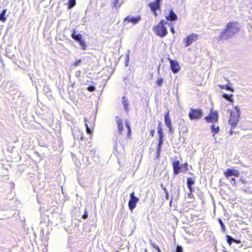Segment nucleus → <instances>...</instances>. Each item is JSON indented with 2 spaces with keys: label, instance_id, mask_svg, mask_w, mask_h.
Masks as SVG:
<instances>
[{
  "label": "nucleus",
  "instance_id": "dca6fc26",
  "mask_svg": "<svg viewBox=\"0 0 252 252\" xmlns=\"http://www.w3.org/2000/svg\"><path fill=\"white\" fill-rule=\"evenodd\" d=\"M211 129L212 132L213 133V136L215 137V135L219 132L220 127L218 126H216L215 125H212L211 126Z\"/></svg>",
  "mask_w": 252,
  "mask_h": 252
},
{
  "label": "nucleus",
  "instance_id": "c756f323",
  "mask_svg": "<svg viewBox=\"0 0 252 252\" xmlns=\"http://www.w3.org/2000/svg\"><path fill=\"white\" fill-rule=\"evenodd\" d=\"M163 79L162 78H160L159 79H158L157 81V85L158 86H161L163 83Z\"/></svg>",
  "mask_w": 252,
  "mask_h": 252
},
{
  "label": "nucleus",
  "instance_id": "72a5a7b5",
  "mask_svg": "<svg viewBox=\"0 0 252 252\" xmlns=\"http://www.w3.org/2000/svg\"><path fill=\"white\" fill-rule=\"evenodd\" d=\"M228 179L230 180V182L232 185H234L235 184V179L234 178H229Z\"/></svg>",
  "mask_w": 252,
  "mask_h": 252
},
{
  "label": "nucleus",
  "instance_id": "393cba45",
  "mask_svg": "<svg viewBox=\"0 0 252 252\" xmlns=\"http://www.w3.org/2000/svg\"><path fill=\"white\" fill-rule=\"evenodd\" d=\"M194 183V180L191 178H188L187 179V185L188 186H192Z\"/></svg>",
  "mask_w": 252,
  "mask_h": 252
},
{
  "label": "nucleus",
  "instance_id": "0eeeda50",
  "mask_svg": "<svg viewBox=\"0 0 252 252\" xmlns=\"http://www.w3.org/2000/svg\"><path fill=\"white\" fill-rule=\"evenodd\" d=\"M170 63L171 69L174 73H177L180 70V65L176 61L168 59Z\"/></svg>",
  "mask_w": 252,
  "mask_h": 252
},
{
  "label": "nucleus",
  "instance_id": "4c0bfd02",
  "mask_svg": "<svg viewBox=\"0 0 252 252\" xmlns=\"http://www.w3.org/2000/svg\"><path fill=\"white\" fill-rule=\"evenodd\" d=\"M161 188L164 191L165 193L168 192V191L167 190L166 188L165 187H164L162 184L161 185Z\"/></svg>",
  "mask_w": 252,
  "mask_h": 252
},
{
  "label": "nucleus",
  "instance_id": "603ef678",
  "mask_svg": "<svg viewBox=\"0 0 252 252\" xmlns=\"http://www.w3.org/2000/svg\"><path fill=\"white\" fill-rule=\"evenodd\" d=\"M171 30V32L173 33H174L175 32L174 29V28H173V27L171 28V30Z\"/></svg>",
  "mask_w": 252,
  "mask_h": 252
},
{
  "label": "nucleus",
  "instance_id": "13d9d810",
  "mask_svg": "<svg viewBox=\"0 0 252 252\" xmlns=\"http://www.w3.org/2000/svg\"><path fill=\"white\" fill-rule=\"evenodd\" d=\"M145 252H146V250H145Z\"/></svg>",
  "mask_w": 252,
  "mask_h": 252
},
{
  "label": "nucleus",
  "instance_id": "9b49d317",
  "mask_svg": "<svg viewBox=\"0 0 252 252\" xmlns=\"http://www.w3.org/2000/svg\"><path fill=\"white\" fill-rule=\"evenodd\" d=\"M160 0H156V1L153 3H151L149 4V6L152 11L155 12L157 9L159 8L160 7ZM156 14V12H155Z\"/></svg>",
  "mask_w": 252,
  "mask_h": 252
},
{
  "label": "nucleus",
  "instance_id": "3c124183",
  "mask_svg": "<svg viewBox=\"0 0 252 252\" xmlns=\"http://www.w3.org/2000/svg\"><path fill=\"white\" fill-rule=\"evenodd\" d=\"M241 182H242V183H243V184H246V183H247V181H246V180H242V179L241 180Z\"/></svg>",
  "mask_w": 252,
  "mask_h": 252
},
{
  "label": "nucleus",
  "instance_id": "4468645a",
  "mask_svg": "<svg viewBox=\"0 0 252 252\" xmlns=\"http://www.w3.org/2000/svg\"><path fill=\"white\" fill-rule=\"evenodd\" d=\"M71 36L73 39L78 42H79L80 41L83 39L82 35L81 34H76V31L75 29L73 30Z\"/></svg>",
  "mask_w": 252,
  "mask_h": 252
},
{
  "label": "nucleus",
  "instance_id": "a18cd8bd",
  "mask_svg": "<svg viewBox=\"0 0 252 252\" xmlns=\"http://www.w3.org/2000/svg\"><path fill=\"white\" fill-rule=\"evenodd\" d=\"M188 187L190 192H192L193 190V188H192V186H188Z\"/></svg>",
  "mask_w": 252,
  "mask_h": 252
},
{
  "label": "nucleus",
  "instance_id": "ddd939ff",
  "mask_svg": "<svg viewBox=\"0 0 252 252\" xmlns=\"http://www.w3.org/2000/svg\"><path fill=\"white\" fill-rule=\"evenodd\" d=\"M116 121L118 125V128L119 133H122L123 130V124L122 119L118 116L116 117Z\"/></svg>",
  "mask_w": 252,
  "mask_h": 252
},
{
  "label": "nucleus",
  "instance_id": "2f4dec72",
  "mask_svg": "<svg viewBox=\"0 0 252 252\" xmlns=\"http://www.w3.org/2000/svg\"><path fill=\"white\" fill-rule=\"evenodd\" d=\"M87 90L90 92H94L95 90V87L93 86H89Z\"/></svg>",
  "mask_w": 252,
  "mask_h": 252
},
{
  "label": "nucleus",
  "instance_id": "8fccbe9b",
  "mask_svg": "<svg viewBox=\"0 0 252 252\" xmlns=\"http://www.w3.org/2000/svg\"><path fill=\"white\" fill-rule=\"evenodd\" d=\"M158 135L163 134L162 130H158Z\"/></svg>",
  "mask_w": 252,
  "mask_h": 252
},
{
  "label": "nucleus",
  "instance_id": "5701e85b",
  "mask_svg": "<svg viewBox=\"0 0 252 252\" xmlns=\"http://www.w3.org/2000/svg\"><path fill=\"white\" fill-rule=\"evenodd\" d=\"M126 126L127 128L128 132H127V137L128 138H130V134H131V128L130 127V125L128 124L127 122H126Z\"/></svg>",
  "mask_w": 252,
  "mask_h": 252
},
{
  "label": "nucleus",
  "instance_id": "4d7b16f0",
  "mask_svg": "<svg viewBox=\"0 0 252 252\" xmlns=\"http://www.w3.org/2000/svg\"><path fill=\"white\" fill-rule=\"evenodd\" d=\"M84 121H85V122H86V118L84 119Z\"/></svg>",
  "mask_w": 252,
  "mask_h": 252
},
{
  "label": "nucleus",
  "instance_id": "1a4fd4ad",
  "mask_svg": "<svg viewBox=\"0 0 252 252\" xmlns=\"http://www.w3.org/2000/svg\"><path fill=\"white\" fill-rule=\"evenodd\" d=\"M141 20V17L138 16L137 17H134L132 16H127L124 19V22H130L133 25H135L138 23Z\"/></svg>",
  "mask_w": 252,
  "mask_h": 252
},
{
  "label": "nucleus",
  "instance_id": "c9c22d12",
  "mask_svg": "<svg viewBox=\"0 0 252 252\" xmlns=\"http://www.w3.org/2000/svg\"><path fill=\"white\" fill-rule=\"evenodd\" d=\"M158 130H162V124L161 122H159L158 124Z\"/></svg>",
  "mask_w": 252,
  "mask_h": 252
},
{
  "label": "nucleus",
  "instance_id": "e433bc0d",
  "mask_svg": "<svg viewBox=\"0 0 252 252\" xmlns=\"http://www.w3.org/2000/svg\"><path fill=\"white\" fill-rule=\"evenodd\" d=\"M151 245L157 250H158L159 249V248L157 245H156V244H151Z\"/></svg>",
  "mask_w": 252,
  "mask_h": 252
},
{
  "label": "nucleus",
  "instance_id": "a211bd4d",
  "mask_svg": "<svg viewBox=\"0 0 252 252\" xmlns=\"http://www.w3.org/2000/svg\"><path fill=\"white\" fill-rule=\"evenodd\" d=\"M6 12V9H4L1 13L0 14V21L5 22L6 20V18L5 17V15Z\"/></svg>",
  "mask_w": 252,
  "mask_h": 252
},
{
  "label": "nucleus",
  "instance_id": "20e7f679",
  "mask_svg": "<svg viewBox=\"0 0 252 252\" xmlns=\"http://www.w3.org/2000/svg\"><path fill=\"white\" fill-rule=\"evenodd\" d=\"M202 116V112L201 110L192 109H190L189 116L191 120H197L201 118Z\"/></svg>",
  "mask_w": 252,
  "mask_h": 252
},
{
  "label": "nucleus",
  "instance_id": "cd10ccee",
  "mask_svg": "<svg viewBox=\"0 0 252 252\" xmlns=\"http://www.w3.org/2000/svg\"><path fill=\"white\" fill-rule=\"evenodd\" d=\"M123 103L124 104L125 109H127L128 106V102L125 99V97H123Z\"/></svg>",
  "mask_w": 252,
  "mask_h": 252
},
{
  "label": "nucleus",
  "instance_id": "49530a36",
  "mask_svg": "<svg viewBox=\"0 0 252 252\" xmlns=\"http://www.w3.org/2000/svg\"><path fill=\"white\" fill-rule=\"evenodd\" d=\"M150 134L152 135V136L153 137L154 136V134H155L154 130H151V131H150Z\"/></svg>",
  "mask_w": 252,
  "mask_h": 252
},
{
  "label": "nucleus",
  "instance_id": "f03ea898",
  "mask_svg": "<svg viewBox=\"0 0 252 252\" xmlns=\"http://www.w3.org/2000/svg\"><path fill=\"white\" fill-rule=\"evenodd\" d=\"M235 109L236 112L231 113V117L229 121V124L231 125L232 128H235L239 121V109L238 107H235Z\"/></svg>",
  "mask_w": 252,
  "mask_h": 252
},
{
  "label": "nucleus",
  "instance_id": "864d4df0",
  "mask_svg": "<svg viewBox=\"0 0 252 252\" xmlns=\"http://www.w3.org/2000/svg\"><path fill=\"white\" fill-rule=\"evenodd\" d=\"M165 193L166 194V197L167 199L168 197V195H169L168 192H165Z\"/></svg>",
  "mask_w": 252,
  "mask_h": 252
},
{
  "label": "nucleus",
  "instance_id": "58836bf2",
  "mask_svg": "<svg viewBox=\"0 0 252 252\" xmlns=\"http://www.w3.org/2000/svg\"><path fill=\"white\" fill-rule=\"evenodd\" d=\"M225 87H226V89L227 90H229V91H232V92H233V89H232V88H231V87H230L229 86H225Z\"/></svg>",
  "mask_w": 252,
  "mask_h": 252
},
{
  "label": "nucleus",
  "instance_id": "5fc2aeb1",
  "mask_svg": "<svg viewBox=\"0 0 252 252\" xmlns=\"http://www.w3.org/2000/svg\"><path fill=\"white\" fill-rule=\"evenodd\" d=\"M220 87H221L222 89H226V87L225 86H220Z\"/></svg>",
  "mask_w": 252,
  "mask_h": 252
},
{
  "label": "nucleus",
  "instance_id": "c85d7f7f",
  "mask_svg": "<svg viewBox=\"0 0 252 252\" xmlns=\"http://www.w3.org/2000/svg\"><path fill=\"white\" fill-rule=\"evenodd\" d=\"M227 241L228 243L231 244L232 242H235V240L231 237L227 235Z\"/></svg>",
  "mask_w": 252,
  "mask_h": 252
},
{
  "label": "nucleus",
  "instance_id": "f3484780",
  "mask_svg": "<svg viewBox=\"0 0 252 252\" xmlns=\"http://www.w3.org/2000/svg\"><path fill=\"white\" fill-rule=\"evenodd\" d=\"M165 123L167 127H170L172 126L171 122L170 120L169 116V112H168L164 116Z\"/></svg>",
  "mask_w": 252,
  "mask_h": 252
},
{
  "label": "nucleus",
  "instance_id": "c03bdc74",
  "mask_svg": "<svg viewBox=\"0 0 252 252\" xmlns=\"http://www.w3.org/2000/svg\"><path fill=\"white\" fill-rule=\"evenodd\" d=\"M88 217V214H87L86 212H85V213L82 216V218L85 219H86Z\"/></svg>",
  "mask_w": 252,
  "mask_h": 252
},
{
  "label": "nucleus",
  "instance_id": "a878e982",
  "mask_svg": "<svg viewBox=\"0 0 252 252\" xmlns=\"http://www.w3.org/2000/svg\"><path fill=\"white\" fill-rule=\"evenodd\" d=\"M218 221L221 226V228L222 231L224 232L225 230V226L224 224H223V222L222 220L221 219H219Z\"/></svg>",
  "mask_w": 252,
  "mask_h": 252
},
{
  "label": "nucleus",
  "instance_id": "412c9836",
  "mask_svg": "<svg viewBox=\"0 0 252 252\" xmlns=\"http://www.w3.org/2000/svg\"><path fill=\"white\" fill-rule=\"evenodd\" d=\"M243 190L248 193H252V188L250 187L244 186Z\"/></svg>",
  "mask_w": 252,
  "mask_h": 252
},
{
  "label": "nucleus",
  "instance_id": "09e8293b",
  "mask_svg": "<svg viewBox=\"0 0 252 252\" xmlns=\"http://www.w3.org/2000/svg\"><path fill=\"white\" fill-rule=\"evenodd\" d=\"M234 128H232V127H231V130H230V134L231 135L233 134V129H234Z\"/></svg>",
  "mask_w": 252,
  "mask_h": 252
},
{
  "label": "nucleus",
  "instance_id": "7ed1b4c3",
  "mask_svg": "<svg viewBox=\"0 0 252 252\" xmlns=\"http://www.w3.org/2000/svg\"><path fill=\"white\" fill-rule=\"evenodd\" d=\"M134 192H132L130 194V199L128 201V207L132 211L136 206L137 203L139 201V199L135 196Z\"/></svg>",
  "mask_w": 252,
  "mask_h": 252
},
{
  "label": "nucleus",
  "instance_id": "f8f14e48",
  "mask_svg": "<svg viewBox=\"0 0 252 252\" xmlns=\"http://www.w3.org/2000/svg\"><path fill=\"white\" fill-rule=\"evenodd\" d=\"M173 167L174 170V173L177 175L180 172V162L178 160L174 161L173 162Z\"/></svg>",
  "mask_w": 252,
  "mask_h": 252
},
{
  "label": "nucleus",
  "instance_id": "b1692460",
  "mask_svg": "<svg viewBox=\"0 0 252 252\" xmlns=\"http://www.w3.org/2000/svg\"><path fill=\"white\" fill-rule=\"evenodd\" d=\"M222 96L224 98H225L226 100H229L230 101H232V94L229 95V94H223Z\"/></svg>",
  "mask_w": 252,
  "mask_h": 252
},
{
  "label": "nucleus",
  "instance_id": "ea45409f",
  "mask_svg": "<svg viewBox=\"0 0 252 252\" xmlns=\"http://www.w3.org/2000/svg\"><path fill=\"white\" fill-rule=\"evenodd\" d=\"M129 52H130V51L128 50V53L126 55V62L127 63L129 61Z\"/></svg>",
  "mask_w": 252,
  "mask_h": 252
},
{
  "label": "nucleus",
  "instance_id": "423d86ee",
  "mask_svg": "<svg viewBox=\"0 0 252 252\" xmlns=\"http://www.w3.org/2000/svg\"><path fill=\"white\" fill-rule=\"evenodd\" d=\"M205 120L208 122H216L218 120V114L217 112H211L209 115L205 118Z\"/></svg>",
  "mask_w": 252,
  "mask_h": 252
},
{
  "label": "nucleus",
  "instance_id": "79ce46f5",
  "mask_svg": "<svg viewBox=\"0 0 252 252\" xmlns=\"http://www.w3.org/2000/svg\"><path fill=\"white\" fill-rule=\"evenodd\" d=\"M160 22H163V23H162V26H164L165 25L169 24L168 22L165 21L164 20H161V21H160Z\"/></svg>",
  "mask_w": 252,
  "mask_h": 252
},
{
  "label": "nucleus",
  "instance_id": "6ab92c4d",
  "mask_svg": "<svg viewBox=\"0 0 252 252\" xmlns=\"http://www.w3.org/2000/svg\"><path fill=\"white\" fill-rule=\"evenodd\" d=\"M163 144V140H158V146L157 148V154L158 156H159V154L161 151V148Z\"/></svg>",
  "mask_w": 252,
  "mask_h": 252
},
{
  "label": "nucleus",
  "instance_id": "6e6552de",
  "mask_svg": "<svg viewBox=\"0 0 252 252\" xmlns=\"http://www.w3.org/2000/svg\"><path fill=\"white\" fill-rule=\"evenodd\" d=\"M197 38V35L194 34H192L188 36L186 38L184 39V41L186 43V47H188L191 44L193 41L196 40Z\"/></svg>",
  "mask_w": 252,
  "mask_h": 252
},
{
  "label": "nucleus",
  "instance_id": "f704fd0d",
  "mask_svg": "<svg viewBox=\"0 0 252 252\" xmlns=\"http://www.w3.org/2000/svg\"><path fill=\"white\" fill-rule=\"evenodd\" d=\"M81 62V60L80 59L79 60H77V61H75L73 65L74 66H77V65H78Z\"/></svg>",
  "mask_w": 252,
  "mask_h": 252
},
{
  "label": "nucleus",
  "instance_id": "f257e3e1",
  "mask_svg": "<svg viewBox=\"0 0 252 252\" xmlns=\"http://www.w3.org/2000/svg\"><path fill=\"white\" fill-rule=\"evenodd\" d=\"M240 31L238 23L233 22L227 24L226 29L223 30L219 36L217 37L219 41L227 40L233 37Z\"/></svg>",
  "mask_w": 252,
  "mask_h": 252
},
{
  "label": "nucleus",
  "instance_id": "39448f33",
  "mask_svg": "<svg viewBox=\"0 0 252 252\" xmlns=\"http://www.w3.org/2000/svg\"><path fill=\"white\" fill-rule=\"evenodd\" d=\"M163 22H160L156 28L157 34L161 37L165 36L167 33L166 28L164 26H162Z\"/></svg>",
  "mask_w": 252,
  "mask_h": 252
},
{
  "label": "nucleus",
  "instance_id": "2eb2a0df",
  "mask_svg": "<svg viewBox=\"0 0 252 252\" xmlns=\"http://www.w3.org/2000/svg\"><path fill=\"white\" fill-rule=\"evenodd\" d=\"M166 19L171 21H175L177 19V16L172 10H171L169 12V15L166 16Z\"/></svg>",
  "mask_w": 252,
  "mask_h": 252
},
{
  "label": "nucleus",
  "instance_id": "6e6d98bb",
  "mask_svg": "<svg viewBox=\"0 0 252 252\" xmlns=\"http://www.w3.org/2000/svg\"><path fill=\"white\" fill-rule=\"evenodd\" d=\"M157 251H158V252H161V251H160V249L159 250H157Z\"/></svg>",
  "mask_w": 252,
  "mask_h": 252
},
{
  "label": "nucleus",
  "instance_id": "a19ab883",
  "mask_svg": "<svg viewBox=\"0 0 252 252\" xmlns=\"http://www.w3.org/2000/svg\"><path fill=\"white\" fill-rule=\"evenodd\" d=\"M158 135H159L158 140H163V137H164L163 133L159 134Z\"/></svg>",
  "mask_w": 252,
  "mask_h": 252
},
{
  "label": "nucleus",
  "instance_id": "aec40b11",
  "mask_svg": "<svg viewBox=\"0 0 252 252\" xmlns=\"http://www.w3.org/2000/svg\"><path fill=\"white\" fill-rule=\"evenodd\" d=\"M113 7H115L116 9L119 8L121 6V3L119 2V0H113Z\"/></svg>",
  "mask_w": 252,
  "mask_h": 252
},
{
  "label": "nucleus",
  "instance_id": "37998d69",
  "mask_svg": "<svg viewBox=\"0 0 252 252\" xmlns=\"http://www.w3.org/2000/svg\"><path fill=\"white\" fill-rule=\"evenodd\" d=\"M160 22H163V23H162V26H164L165 25L169 24L168 22L165 21L164 20H161V21H160Z\"/></svg>",
  "mask_w": 252,
  "mask_h": 252
},
{
  "label": "nucleus",
  "instance_id": "9d476101",
  "mask_svg": "<svg viewBox=\"0 0 252 252\" xmlns=\"http://www.w3.org/2000/svg\"><path fill=\"white\" fill-rule=\"evenodd\" d=\"M224 175L227 179H229V177L231 176L238 177L239 173L237 170L228 169L224 172Z\"/></svg>",
  "mask_w": 252,
  "mask_h": 252
},
{
  "label": "nucleus",
  "instance_id": "de8ad7c7",
  "mask_svg": "<svg viewBox=\"0 0 252 252\" xmlns=\"http://www.w3.org/2000/svg\"><path fill=\"white\" fill-rule=\"evenodd\" d=\"M168 127L169 128V131H170V132H173V128H172V126H170V127Z\"/></svg>",
  "mask_w": 252,
  "mask_h": 252
},
{
  "label": "nucleus",
  "instance_id": "4be33fe9",
  "mask_svg": "<svg viewBox=\"0 0 252 252\" xmlns=\"http://www.w3.org/2000/svg\"><path fill=\"white\" fill-rule=\"evenodd\" d=\"M78 42L79 43L80 45L81 46V49L82 50H85L86 49L87 46L86 42L83 39L81 40Z\"/></svg>",
  "mask_w": 252,
  "mask_h": 252
},
{
  "label": "nucleus",
  "instance_id": "bb28decb",
  "mask_svg": "<svg viewBox=\"0 0 252 252\" xmlns=\"http://www.w3.org/2000/svg\"><path fill=\"white\" fill-rule=\"evenodd\" d=\"M76 2L75 0H69V5L68 7L71 8L74 6L75 5Z\"/></svg>",
  "mask_w": 252,
  "mask_h": 252
},
{
  "label": "nucleus",
  "instance_id": "7c9ffc66",
  "mask_svg": "<svg viewBox=\"0 0 252 252\" xmlns=\"http://www.w3.org/2000/svg\"><path fill=\"white\" fill-rule=\"evenodd\" d=\"M85 126H86V131H87V132L88 133V134H91L92 133V130L91 129L89 128V127L88 126V125L87 124H85Z\"/></svg>",
  "mask_w": 252,
  "mask_h": 252
},
{
  "label": "nucleus",
  "instance_id": "473e14b6",
  "mask_svg": "<svg viewBox=\"0 0 252 252\" xmlns=\"http://www.w3.org/2000/svg\"><path fill=\"white\" fill-rule=\"evenodd\" d=\"M176 252H183V249L181 246H178L176 248Z\"/></svg>",
  "mask_w": 252,
  "mask_h": 252
}]
</instances>
